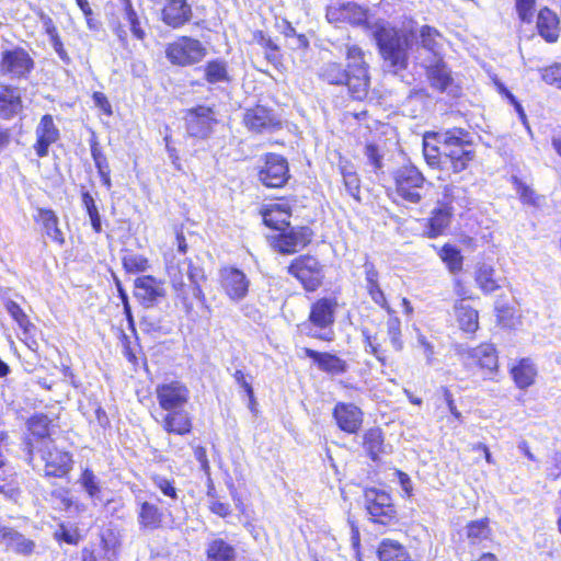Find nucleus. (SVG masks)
Masks as SVG:
<instances>
[{
	"instance_id": "obj_64",
	"label": "nucleus",
	"mask_w": 561,
	"mask_h": 561,
	"mask_svg": "<svg viewBox=\"0 0 561 561\" xmlns=\"http://www.w3.org/2000/svg\"><path fill=\"white\" fill-rule=\"evenodd\" d=\"M21 493L20 484L15 479L0 477V494L9 500L16 501L21 496Z\"/></svg>"
},
{
	"instance_id": "obj_1",
	"label": "nucleus",
	"mask_w": 561,
	"mask_h": 561,
	"mask_svg": "<svg viewBox=\"0 0 561 561\" xmlns=\"http://www.w3.org/2000/svg\"><path fill=\"white\" fill-rule=\"evenodd\" d=\"M423 156L433 170H448L460 174L468 170L477 158L471 133L462 127L427 130L423 134Z\"/></svg>"
},
{
	"instance_id": "obj_8",
	"label": "nucleus",
	"mask_w": 561,
	"mask_h": 561,
	"mask_svg": "<svg viewBox=\"0 0 561 561\" xmlns=\"http://www.w3.org/2000/svg\"><path fill=\"white\" fill-rule=\"evenodd\" d=\"M136 520L144 534L163 531L175 527V517L171 510L163 506L156 494L136 500Z\"/></svg>"
},
{
	"instance_id": "obj_61",
	"label": "nucleus",
	"mask_w": 561,
	"mask_h": 561,
	"mask_svg": "<svg viewBox=\"0 0 561 561\" xmlns=\"http://www.w3.org/2000/svg\"><path fill=\"white\" fill-rule=\"evenodd\" d=\"M541 80L561 91V61L552 62L539 69Z\"/></svg>"
},
{
	"instance_id": "obj_44",
	"label": "nucleus",
	"mask_w": 561,
	"mask_h": 561,
	"mask_svg": "<svg viewBox=\"0 0 561 561\" xmlns=\"http://www.w3.org/2000/svg\"><path fill=\"white\" fill-rule=\"evenodd\" d=\"M89 144H90L91 157H92L94 165L98 170V174L101 179V182H102L103 186H105L107 190H110L112 187V180H111V167H110L107 157L104 153V151L102 150V147L100 146L95 136L91 137Z\"/></svg>"
},
{
	"instance_id": "obj_37",
	"label": "nucleus",
	"mask_w": 561,
	"mask_h": 561,
	"mask_svg": "<svg viewBox=\"0 0 561 561\" xmlns=\"http://www.w3.org/2000/svg\"><path fill=\"white\" fill-rule=\"evenodd\" d=\"M508 371L516 386H533L538 379V367L529 357L517 359Z\"/></svg>"
},
{
	"instance_id": "obj_62",
	"label": "nucleus",
	"mask_w": 561,
	"mask_h": 561,
	"mask_svg": "<svg viewBox=\"0 0 561 561\" xmlns=\"http://www.w3.org/2000/svg\"><path fill=\"white\" fill-rule=\"evenodd\" d=\"M151 481L164 496L171 499L172 501H176L179 499L178 489L173 479H169L159 474H152Z\"/></svg>"
},
{
	"instance_id": "obj_17",
	"label": "nucleus",
	"mask_w": 561,
	"mask_h": 561,
	"mask_svg": "<svg viewBox=\"0 0 561 561\" xmlns=\"http://www.w3.org/2000/svg\"><path fill=\"white\" fill-rule=\"evenodd\" d=\"M257 180L266 188L278 190L290 180L287 158L279 153L266 152L262 156V164L257 168Z\"/></svg>"
},
{
	"instance_id": "obj_26",
	"label": "nucleus",
	"mask_w": 561,
	"mask_h": 561,
	"mask_svg": "<svg viewBox=\"0 0 561 561\" xmlns=\"http://www.w3.org/2000/svg\"><path fill=\"white\" fill-rule=\"evenodd\" d=\"M135 297L146 306L152 307L159 304L167 296L164 280L153 275H142L135 279Z\"/></svg>"
},
{
	"instance_id": "obj_2",
	"label": "nucleus",
	"mask_w": 561,
	"mask_h": 561,
	"mask_svg": "<svg viewBox=\"0 0 561 561\" xmlns=\"http://www.w3.org/2000/svg\"><path fill=\"white\" fill-rule=\"evenodd\" d=\"M346 65L340 61H327L319 69V79L330 85H345L354 101H365L370 91L369 65L364 50L357 45H350L345 51Z\"/></svg>"
},
{
	"instance_id": "obj_4",
	"label": "nucleus",
	"mask_w": 561,
	"mask_h": 561,
	"mask_svg": "<svg viewBox=\"0 0 561 561\" xmlns=\"http://www.w3.org/2000/svg\"><path fill=\"white\" fill-rule=\"evenodd\" d=\"M390 179V184L386 186V195L392 203L410 205L422 203V190L426 178L416 165L404 163L391 172Z\"/></svg>"
},
{
	"instance_id": "obj_46",
	"label": "nucleus",
	"mask_w": 561,
	"mask_h": 561,
	"mask_svg": "<svg viewBox=\"0 0 561 561\" xmlns=\"http://www.w3.org/2000/svg\"><path fill=\"white\" fill-rule=\"evenodd\" d=\"M437 255L450 274L457 275L463 271L465 257L455 244L444 243L437 250Z\"/></svg>"
},
{
	"instance_id": "obj_47",
	"label": "nucleus",
	"mask_w": 561,
	"mask_h": 561,
	"mask_svg": "<svg viewBox=\"0 0 561 561\" xmlns=\"http://www.w3.org/2000/svg\"><path fill=\"white\" fill-rule=\"evenodd\" d=\"M495 274L493 266L488 264L478 265L474 272V282L482 294L490 295L501 288Z\"/></svg>"
},
{
	"instance_id": "obj_12",
	"label": "nucleus",
	"mask_w": 561,
	"mask_h": 561,
	"mask_svg": "<svg viewBox=\"0 0 561 561\" xmlns=\"http://www.w3.org/2000/svg\"><path fill=\"white\" fill-rule=\"evenodd\" d=\"M164 54L170 65L186 68L202 62L208 50L198 38L180 35L165 45Z\"/></svg>"
},
{
	"instance_id": "obj_19",
	"label": "nucleus",
	"mask_w": 561,
	"mask_h": 561,
	"mask_svg": "<svg viewBox=\"0 0 561 561\" xmlns=\"http://www.w3.org/2000/svg\"><path fill=\"white\" fill-rule=\"evenodd\" d=\"M241 123L248 131L256 135L274 133L283 126L279 115L272 107L260 103L244 108Z\"/></svg>"
},
{
	"instance_id": "obj_27",
	"label": "nucleus",
	"mask_w": 561,
	"mask_h": 561,
	"mask_svg": "<svg viewBox=\"0 0 561 561\" xmlns=\"http://www.w3.org/2000/svg\"><path fill=\"white\" fill-rule=\"evenodd\" d=\"M332 416L339 430L346 434H357L364 422L363 411L353 403L337 402Z\"/></svg>"
},
{
	"instance_id": "obj_51",
	"label": "nucleus",
	"mask_w": 561,
	"mask_h": 561,
	"mask_svg": "<svg viewBox=\"0 0 561 561\" xmlns=\"http://www.w3.org/2000/svg\"><path fill=\"white\" fill-rule=\"evenodd\" d=\"M206 496L208 502L207 508L211 514L224 519L231 516L232 508L229 501L217 492L213 483H208Z\"/></svg>"
},
{
	"instance_id": "obj_18",
	"label": "nucleus",
	"mask_w": 561,
	"mask_h": 561,
	"mask_svg": "<svg viewBox=\"0 0 561 561\" xmlns=\"http://www.w3.org/2000/svg\"><path fill=\"white\" fill-rule=\"evenodd\" d=\"M295 201L294 196L284 195L265 199L257 211L262 224L271 230H279L289 226Z\"/></svg>"
},
{
	"instance_id": "obj_3",
	"label": "nucleus",
	"mask_w": 561,
	"mask_h": 561,
	"mask_svg": "<svg viewBox=\"0 0 561 561\" xmlns=\"http://www.w3.org/2000/svg\"><path fill=\"white\" fill-rule=\"evenodd\" d=\"M196 266L192 259H184L165 263V273L174 291L176 304L181 306L186 316L195 313V306L205 301V295L195 278Z\"/></svg>"
},
{
	"instance_id": "obj_63",
	"label": "nucleus",
	"mask_w": 561,
	"mask_h": 561,
	"mask_svg": "<svg viewBox=\"0 0 561 561\" xmlns=\"http://www.w3.org/2000/svg\"><path fill=\"white\" fill-rule=\"evenodd\" d=\"M365 156L368 159L374 172H378L383 167V154L379 146L375 142H366L364 147Z\"/></svg>"
},
{
	"instance_id": "obj_54",
	"label": "nucleus",
	"mask_w": 561,
	"mask_h": 561,
	"mask_svg": "<svg viewBox=\"0 0 561 561\" xmlns=\"http://www.w3.org/2000/svg\"><path fill=\"white\" fill-rule=\"evenodd\" d=\"M80 198L82 207L90 219L91 229L95 234L103 231L102 217L96 202L89 191H81Z\"/></svg>"
},
{
	"instance_id": "obj_25",
	"label": "nucleus",
	"mask_w": 561,
	"mask_h": 561,
	"mask_svg": "<svg viewBox=\"0 0 561 561\" xmlns=\"http://www.w3.org/2000/svg\"><path fill=\"white\" fill-rule=\"evenodd\" d=\"M124 22L116 21L113 24V33L117 36L123 47H128L129 35L144 43L147 38V19L141 18L136 10L124 13Z\"/></svg>"
},
{
	"instance_id": "obj_20",
	"label": "nucleus",
	"mask_w": 561,
	"mask_h": 561,
	"mask_svg": "<svg viewBox=\"0 0 561 561\" xmlns=\"http://www.w3.org/2000/svg\"><path fill=\"white\" fill-rule=\"evenodd\" d=\"M466 364L471 367H476L481 374L492 379L497 373L499 363V351L495 344L491 342H481L474 347L468 348L463 353Z\"/></svg>"
},
{
	"instance_id": "obj_52",
	"label": "nucleus",
	"mask_w": 561,
	"mask_h": 561,
	"mask_svg": "<svg viewBox=\"0 0 561 561\" xmlns=\"http://www.w3.org/2000/svg\"><path fill=\"white\" fill-rule=\"evenodd\" d=\"M492 240V232L488 228L480 225L472 227L468 232L463 231L459 234V242L466 249L476 250L478 247L488 244Z\"/></svg>"
},
{
	"instance_id": "obj_36",
	"label": "nucleus",
	"mask_w": 561,
	"mask_h": 561,
	"mask_svg": "<svg viewBox=\"0 0 561 561\" xmlns=\"http://www.w3.org/2000/svg\"><path fill=\"white\" fill-rule=\"evenodd\" d=\"M0 542L22 556H31L35 549V542L32 539L24 537L13 527L4 525H0Z\"/></svg>"
},
{
	"instance_id": "obj_23",
	"label": "nucleus",
	"mask_w": 561,
	"mask_h": 561,
	"mask_svg": "<svg viewBox=\"0 0 561 561\" xmlns=\"http://www.w3.org/2000/svg\"><path fill=\"white\" fill-rule=\"evenodd\" d=\"M32 217L34 225L44 238L50 240L58 247L66 244V237L60 227L59 217L53 208L35 207Z\"/></svg>"
},
{
	"instance_id": "obj_35",
	"label": "nucleus",
	"mask_w": 561,
	"mask_h": 561,
	"mask_svg": "<svg viewBox=\"0 0 561 561\" xmlns=\"http://www.w3.org/2000/svg\"><path fill=\"white\" fill-rule=\"evenodd\" d=\"M425 76L430 85L439 92H445L453 83L451 72L442 56L425 66Z\"/></svg>"
},
{
	"instance_id": "obj_49",
	"label": "nucleus",
	"mask_w": 561,
	"mask_h": 561,
	"mask_svg": "<svg viewBox=\"0 0 561 561\" xmlns=\"http://www.w3.org/2000/svg\"><path fill=\"white\" fill-rule=\"evenodd\" d=\"M4 308L10 317L15 321L25 337H33L36 331L35 324L31 321L30 317L23 308L14 300L8 299L4 301Z\"/></svg>"
},
{
	"instance_id": "obj_45",
	"label": "nucleus",
	"mask_w": 561,
	"mask_h": 561,
	"mask_svg": "<svg viewBox=\"0 0 561 561\" xmlns=\"http://www.w3.org/2000/svg\"><path fill=\"white\" fill-rule=\"evenodd\" d=\"M339 171L343 179V184L350 194L355 201H360V179L353 163L343 157L339 159Z\"/></svg>"
},
{
	"instance_id": "obj_42",
	"label": "nucleus",
	"mask_w": 561,
	"mask_h": 561,
	"mask_svg": "<svg viewBox=\"0 0 561 561\" xmlns=\"http://www.w3.org/2000/svg\"><path fill=\"white\" fill-rule=\"evenodd\" d=\"M206 561H236V548L224 538H213L206 545Z\"/></svg>"
},
{
	"instance_id": "obj_56",
	"label": "nucleus",
	"mask_w": 561,
	"mask_h": 561,
	"mask_svg": "<svg viewBox=\"0 0 561 561\" xmlns=\"http://www.w3.org/2000/svg\"><path fill=\"white\" fill-rule=\"evenodd\" d=\"M78 482L87 493L88 497L93 500L99 499L102 495L100 481L92 468H83L80 472Z\"/></svg>"
},
{
	"instance_id": "obj_55",
	"label": "nucleus",
	"mask_w": 561,
	"mask_h": 561,
	"mask_svg": "<svg viewBox=\"0 0 561 561\" xmlns=\"http://www.w3.org/2000/svg\"><path fill=\"white\" fill-rule=\"evenodd\" d=\"M122 266L126 274H140L150 268V262L144 254L127 251L122 256Z\"/></svg>"
},
{
	"instance_id": "obj_50",
	"label": "nucleus",
	"mask_w": 561,
	"mask_h": 561,
	"mask_svg": "<svg viewBox=\"0 0 561 561\" xmlns=\"http://www.w3.org/2000/svg\"><path fill=\"white\" fill-rule=\"evenodd\" d=\"M385 436L380 427H370L363 435V448L373 461L379 459L383 453Z\"/></svg>"
},
{
	"instance_id": "obj_14",
	"label": "nucleus",
	"mask_w": 561,
	"mask_h": 561,
	"mask_svg": "<svg viewBox=\"0 0 561 561\" xmlns=\"http://www.w3.org/2000/svg\"><path fill=\"white\" fill-rule=\"evenodd\" d=\"M58 422L59 416L57 415L51 417L43 412L30 415L25 421V433L22 438L24 454L32 455L42 443L54 440L51 436L59 427Z\"/></svg>"
},
{
	"instance_id": "obj_40",
	"label": "nucleus",
	"mask_w": 561,
	"mask_h": 561,
	"mask_svg": "<svg viewBox=\"0 0 561 561\" xmlns=\"http://www.w3.org/2000/svg\"><path fill=\"white\" fill-rule=\"evenodd\" d=\"M162 427L168 434L184 436L192 432L193 419L183 410L172 411L163 417Z\"/></svg>"
},
{
	"instance_id": "obj_7",
	"label": "nucleus",
	"mask_w": 561,
	"mask_h": 561,
	"mask_svg": "<svg viewBox=\"0 0 561 561\" xmlns=\"http://www.w3.org/2000/svg\"><path fill=\"white\" fill-rule=\"evenodd\" d=\"M26 462L34 467V461L38 458L42 463L43 477L47 480H69L75 467L73 454L62 447H59L55 440L42 443L32 455H25Z\"/></svg>"
},
{
	"instance_id": "obj_39",
	"label": "nucleus",
	"mask_w": 561,
	"mask_h": 561,
	"mask_svg": "<svg viewBox=\"0 0 561 561\" xmlns=\"http://www.w3.org/2000/svg\"><path fill=\"white\" fill-rule=\"evenodd\" d=\"M493 537L491 519L486 516L469 520L466 524V538L470 546H480L484 541H492Z\"/></svg>"
},
{
	"instance_id": "obj_48",
	"label": "nucleus",
	"mask_w": 561,
	"mask_h": 561,
	"mask_svg": "<svg viewBox=\"0 0 561 561\" xmlns=\"http://www.w3.org/2000/svg\"><path fill=\"white\" fill-rule=\"evenodd\" d=\"M135 339L131 340L125 332L119 334V343L122 345V352L127 362L134 367L137 368L141 364L145 365L146 357L138 342V336L136 332L134 333Z\"/></svg>"
},
{
	"instance_id": "obj_21",
	"label": "nucleus",
	"mask_w": 561,
	"mask_h": 561,
	"mask_svg": "<svg viewBox=\"0 0 561 561\" xmlns=\"http://www.w3.org/2000/svg\"><path fill=\"white\" fill-rule=\"evenodd\" d=\"M35 67L34 59L23 47L5 49L0 57V72L14 79H26Z\"/></svg>"
},
{
	"instance_id": "obj_32",
	"label": "nucleus",
	"mask_w": 561,
	"mask_h": 561,
	"mask_svg": "<svg viewBox=\"0 0 561 561\" xmlns=\"http://www.w3.org/2000/svg\"><path fill=\"white\" fill-rule=\"evenodd\" d=\"M453 311L458 329L469 337H474L480 329L479 311L461 300H455Z\"/></svg>"
},
{
	"instance_id": "obj_15",
	"label": "nucleus",
	"mask_w": 561,
	"mask_h": 561,
	"mask_svg": "<svg viewBox=\"0 0 561 561\" xmlns=\"http://www.w3.org/2000/svg\"><path fill=\"white\" fill-rule=\"evenodd\" d=\"M267 237L270 247L279 254L291 255L311 244L314 231L309 226H285Z\"/></svg>"
},
{
	"instance_id": "obj_60",
	"label": "nucleus",
	"mask_w": 561,
	"mask_h": 561,
	"mask_svg": "<svg viewBox=\"0 0 561 561\" xmlns=\"http://www.w3.org/2000/svg\"><path fill=\"white\" fill-rule=\"evenodd\" d=\"M515 191L518 194V197L523 204H527L530 206H537L539 196L535 192L533 187L524 183L517 176H513L511 180Z\"/></svg>"
},
{
	"instance_id": "obj_41",
	"label": "nucleus",
	"mask_w": 561,
	"mask_h": 561,
	"mask_svg": "<svg viewBox=\"0 0 561 561\" xmlns=\"http://www.w3.org/2000/svg\"><path fill=\"white\" fill-rule=\"evenodd\" d=\"M379 561H414L408 549L399 541L385 538L377 548Z\"/></svg>"
},
{
	"instance_id": "obj_30",
	"label": "nucleus",
	"mask_w": 561,
	"mask_h": 561,
	"mask_svg": "<svg viewBox=\"0 0 561 561\" xmlns=\"http://www.w3.org/2000/svg\"><path fill=\"white\" fill-rule=\"evenodd\" d=\"M193 18V9L187 0H167L161 9V21L176 30L185 26Z\"/></svg>"
},
{
	"instance_id": "obj_43",
	"label": "nucleus",
	"mask_w": 561,
	"mask_h": 561,
	"mask_svg": "<svg viewBox=\"0 0 561 561\" xmlns=\"http://www.w3.org/2000/svg\"><path fill=\"white\" fill-rule=\"evenodd\" d=\"M254 41L264 49L265 59L272 64L276 69H283L284 55L280 47L262 30H256L253 33Z\"/></svg>"
},
{
	"instance_id": "obj_6",
	"label": "nucleus",
	"mask_w": 561,
	"mask_h": 561,
	"mask_svg": "<svg viewBox=\"0 0 561 561\" xmlns=\"http://www.w3.org/2000/svg\"><path fill=\"white\" fill-rule=\"evenodd\" d=\"M379 54L394 72L405 70L409 65L411 38L396 27L380 25L374 33Z\"/></svg>"
},
{
	"instance_id": "obj_34",
	"label": "nucleus",
	"mask_w": 561,
	"mask_h": 561,
	"mask_svg": "<svg viewBox=\"0 0 561 561\" xmlns=\"http://www.w3.org/2000/svg\"><path fill=\"white\" fill-rule=\"evenodd\" d=\"M203 80L208 85H229L232 82L229 64L224 58H211L203 67Z\"/></svg>"
},
{
	"instance_id": "obj_5",
	"label": "nucleus",
	"mask_w": 561,
	"mask_h": 561,
	"mask_svg": "<svg viewBox=\"0 0 561 561\" xmlns=\"http://www.w3.org/2000/svg\"><path fill=\"white\" fill-rule=\"evenodd\" d=\"M365 291L369 299L388 316L386 323L387 334L394 351L403 348L401 321L396 316V310L391 306L388 296L380 283V273L374 262L366 260L364 265Z\"/></svg>"
},
{
	"instance_id": "obj_24",
	"label": "nucleus",
	"mask_w": 561,
	"mask_h": 561,
	"mask_svg": "<svg viewBox=\"0 0 561 561\" xmlns=\"http://www.w3.org/2000/svg\"><path fill=\"white\" fill-rule=\"evenodd\" d=\"M61 139V133L51 114L41 116L35 127V141L33 150L37 158H45L49 153V148Z\"/></svg>"
},
{
	"instance_id": "obj_33",
	"label": "nucleus",
	"mask_w": 561,
	"mask_h": 561,
	"mask_svg": "<svg viewBox=\"0 0 561 561\" xmlns=\"http://www.w3.org/2000/svg\"><path fill=\"white\" fill-rule=\"evenodd\" d=\"M23 111V99L18 87L0 85V118L10 121Z\"/></svg>"
},
{
	"instance_id": "obj_13",
	"label": "nucleus",
	"mask_w": 561,
	"mask_h": 561,
	"mask_svg": "<svg viewBox=\"0 0 561 561\" xmlns=\"http://www.w3.org/2000/svg\"><path fill=\"white\" fill-rule=\"evenodd\" d=\"M288 275L295 278L306 293H316L324 284L322 263L311 254L294 257L286 267Z\"/></svg>"
},
{
	"instance_id": "obj_22",
	"label": "nucleus",
	"mask_w": 561,
	"mask_h": 561,
	"mask_svg": "<svg viewBox=\"0 0 561 561\" xmlns=\"http://www.w3.org/2000/svg\"><path fill=\"white\" fill-rule=\"evenodd\" d=\"M219 286L230 300L240 301L249 294L250 279L242 270L225 265L219 271Z\"/></svg>"
},
{
	"instance_id": "obj_38",
	"label": "nucleus",
	"mask_w": 561,
	"mask_h": 561,
	"mask_svg": "<svg viewBox=\"0 0 561 561\" xmlns=\"http://www.w3.org/2000/svg\"><path fill=\"white\" fill-rule=\"evenodd\" d=\"M157 399L162 410L172 412L182 410L188 401L187 388H157Z\"/></svg>"
},
{
	"instance_id": "obj_28",
	"label": "nucleus",
	"mask_w": 561,
	"mask_h": 561,
	"mask_svg": "<svg viewBox=\"0 0 561 561\" xmlns=\"http://www.w3.org/2000/svg\"><path fill=\"white\" fill-rule=\"evenodd\" d=\"M536 31L548 44H554L561 36V18L550 7L542 5L536 14Z\"/></svg>"
},
{
	"instance_id": "obj_9",
	"label": "nucleus",
	"mask_w": 561,
	"mask_h": 561,
	"mask_svg": "<svg viewBox=\"0 0 561 561\" xmlns=\"http://www.w3.org/2000/svg\"><path fill=\"white\" fill-rule=\"evenodd\" d=\"M456 190L457 187L453 184L443 186L440 199L436 202L428 216L423 219V237L436 239L446 234L455 217Z\"/></svg>"
},
{
	"instance_id": "obj_16",
	"label": "nucleus",
	"mask_w": 561,
	"mask_h": 561,
	"mask_svg": "<svg viewBox=\"0 0 561 561\" xmlns=\"http://www.w3.org/2000/svg\"><path fill=\"white\" fill-rule=\"evenodd\" d=\"M184 126L190 138L206 140L219 124L214 105L196 104L184 110Z\"/></svg>"
},
{
	"instance_id": "obj_29",
	"label": "nucleus",
	"mask_w": 561,
	"mask_h": 561,
	"mask_svg": "<svg viewBox=\"0 0 561 561\" xmlns=\"http://www.w3.org/2000/svg\"><path fill=\"white\" fill-rule=\"evenodd\" d=\"M301 353L305 357L312 360L316 367L330 376L343 375L347 371V362L334 353L320 352L309 347H302Z\"/></svg>"
},
{
	"instance_id": "obj_53",
	"label": "nucleus",
	"mask_w": 561,
	"mask_h": 561,
	"mask_svg": "<svg viewBox=\"0 0 561 561\" xmlns=\"http://www.w3.org/2000/svg\"><path fill=\"white\" fill-rule=\"evenodd\" d=\"M39 18L43 22L45 33L49 37V41H50L56 54L59 56V58L61 60L68 62L69 56L64 46V43L61 41V37L59 35L58 28H57L54 20L49 15H47L43 12L39 13Z\"/></svg>"
},
{
	"instance_id": "obj_58",
	"label": "nucleus",
	"mask_w": 561,
	"mask_h": 561,
	"mask_svg": "<svg viewBox=\"0 0 561 561\" xmlns=\"http://www.w3.org/2000/svg\"><path fill=\"white\" fill-rule=\"evenodd\" d=\"M494 312L497 323L503 328H513L518 322L515 307L502 304L500 298L495 301Z\"/></svg>"
},
{
	"instance_id": "obj_31",
	"label": "nucleus",
	"mask_w": 561,
	"mask_h": 561,
	"mask_svg": "<svg viewBox=\"0 0 561 561\" xmlns=\"http://www.w3.org/2000/svg\"><path fill=\"white\" fill-rule=\"evenodd\" d=\"M362 8L352 1L332 0L325 9V18L333 24H357L362 15Z\"/></svg>"
},
{
	"instance_id": "obj_11",
	"label": "nucleus",
	"mask_w": 561,
	"mask_h": 561,
	"mask_svg": "<svg viewBox=\"0 0 561 561\" xmlns=\"http://www.w3.org/2000/svg\"><path fill=\"white\" fill-rule=\"evenodd\" d=\"M340 308L336 295H325L313 299L309 306L307 322L316 329L309 336L324 342L332 341V328Z\"/></svg>"
},
{
	"instance_id": "obj_57",
	"label": "nucleus",
	"mask_w": 561,
	"mask_h": 561,
	"mask_svg": "<svg viewBox=\"0 0 561 561\" xmlns=\"http://www.w3.org/2000/svg\"><path fill=\"white\" fill-rule=\"evenodd\" d=\"M443 38L442 33L432 25H422L420 28V44L421 46L434 55L437 54L439 48V41Z\"/></svg>"
},
{
	"instance_id": "obj_59",
	"label": "nucleus",
	"mask_w": 561,
	"mask_h": 561,
	"mask_svg": "<svg viewBox=\"0 0 561 561\" xmlns=\"http://www.w3.org/2000/svg\"><path fill=\"white\" fill-rule=\"evenodd\" d=\"M537 0H514V9L520 26L534 22Z\"/></svg>"
},
{
	"instance_id": "obj_10",
	"label": "nucleus",
	"mask_w": 561,
	"mask_h": 561,
	"mask_svg": "<svg viewBox=\"0 0 561 561\" xmlns=\"http://www.w3.org/2000/svg\"><path fill=\"white\" fill-rule=\"evenodd\" d=\"M364 507L374 525L392 527L399 523V510L392 494L375 486L364 490Z\"/></svg>"
}]
</instances>
